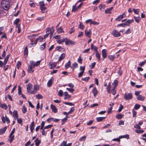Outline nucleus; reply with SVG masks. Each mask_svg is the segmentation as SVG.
<instances>
[{"label":"nucleus","instance_id":"obj_49","mask_svg":"<svg viewBox=\"0 0 146 146\" xmlns=\"http://www.w3.org/2000/svg\"><path fill=\"white\" fill-rule=\"evenodd\" d=\"M84 26L82 24L81 22H80L79 25V28L82 30H83L84 29Z\"/></svg>","mask_w":146,"mask_h":146},{"label":"nucleus","instance_id":"obj_18","mask_svg":"<svg viewBox=\"0 0 146 146\" xmlns=\"http://www.w3.org/2000/svg\"><path fill=\"white\" fill-rule=\"evenodd\" d=\"M91 48L92 50H94L96 52L98 51V48L93 44L92 43L91 44Z\"/></svg>","mask_w":146,"mask_h":146},{"label":"nucleus","instance_id":"obj_50","mask_svg":"<svg viewBox=\"0 0 146 146\" xmlns=\"http://www.w3.org/2000/svg\"><path fill=\"white\" fill-rule=\"evenodd\" d=\"M82 59L81 58V56H80L78 60V62L80 64H82Z\"/></svg>","mask_w":146,"mask_h":146},{"label":"nucleus","instance_id":"obj_42","mask_svg":"<svg viewBox=\"0 0 146 146\" xmlns=\"http://www.w3.org/2000/svg\"><path fill=\"white\" fill-rule=\"evenodd\" d=\"M57 32L58 33H63V30L61 27H60L57 29Z\"/></svg>","mask_w":146,"mask_h":146},{"label":"nucleus","instance_id":"obj_26","mask_svg":"<svg viewBox=\"0 0 146 146\" xmlns=\"http://www.w3.org/2000/svg\"><path fill=\"white\" fill-rule=\"evenodd\" d=\"M50 29V28L48 27V28H47V29H46V34L44 36V38H46L48 36L49 34H50V33H49Z\"/></svg>","mask_w":146,"mask_h":146},{"label":"nucleus","instance_id":"obj_17","mask_svg":"<svg viewBox=\"0 0 146 146\" xmlns=\"http://www.w3.org/2000/svg\"><path fill=\"white\" fill-rule=\"evenodd\" d=\"M50 107L52 110V111L54 113H56L57 112V109L56 108L55 106L54 105L51 104L50 106Z\"/></svg>","mask_w":146,"mask_h":146},{"label":"nucleus","instance_id":"obj_56","mask_svg":"<svg viewBox=\"0 0 146 146\" xmlns=\"http://www.w3.org/2000/svg\"><path fill=\"white\" fill-rule=\"evenodd\" d=\"M21 62L18 61L17 62V67L18 69H19L21 66Z\"/></svg>","mask_w":146,"mask_h":146},{"label":"nucleus","instance_id":"obj_62","mask_svg":"<svg viewBox=\"0 0 146 146\" xmlns=\"http://www.w3.org/2000/svg\"><path fill=\"white\" fill-rule=\"evenodd\" d=\"M67 90L71 93H73L74 91V90L73 88H66Z\"/></svg>","mask_w":146,"mask_h":146},{"label":"nucleus","instance_id":"obj_21","mask_svg":"<svg viewBox=\"0 0 146 146\" xmlns=\"http://www.w3.org/2000/svg\"><path fill=\"white\" fill-rule=\"evenodd\" d=\"M13 116L15 119H18V115L17 111L15 110L13 113Z\"/></svg>","mask_w":146,"mask_h":146},{"label":"nucleus","instance_id":"obj_36","mask_svg":"<svg viewBox=\"0 0 146 146\" xmlns=\"http://www.w3.org/2000/svg\"><path fill=\"white\" fill-rule=\"evenodd\" d=\"M76 3L73 6L72 11L75 12L78 9V8L76 7Z\"/></svg>","mask_w":146,"mask_h":146},{"label":"nucleus","instance_id":"obj_4","mask_svg":"<svg viewBox=\"0 0 146 146\" xmlns=\"http://www.w3.org/2000/svg\"><path fill=\"white\" fill-rule=\"evenodd\" d=\"M15 128H14L9 135V137L10 139H9L8 141L10 143H11L14 140V135H13V134L15 132Z\"/></svg>","mask_w":146,"mask_h":146},{"label":"nucleus","instance_id":"obj_11","mask_svg":"<svg viewBox=\"0 0 146 146\" xmlns=\"http://www.w3.org/2000/svg\"><path fill=\"white\" fill-rule=\"evenodd\" d=\"M50 68V69H53L55 68L56 66V63L55 62H49L48 64Z\"/></svg>","mask_w":146,"mask_h":146},{"label":"nucleus","instance_id":"obj_2","mask_svg":"<svg viewBox=\"0 0 146 146\" xmlns=\"http://www.w3.org/2000/svg\"><path fill=\"white\" fill-rule=\"evenodd\" d=\"M141 92V91H136L135 92V94L136 96L137 99L139 100L143 101L145 99V97L140 94Z\"/></svg>","mask_w":146,"mask_h":146},{"label":"nucleus","instance_id":"obj_58","mask_svg":"<svg viewBox=\"0 0 146 146\" xmlns=\"http://www.w3.org/2000/svg\"><path fill=\"white\" fill-rule=\"evenodd\" d=\"M143 130H135V132L137 133H142L144 132Z\"/></svg>","mask_w":146,"mask_h":146},{"label":"nucleus","instance_id":"obj_29","mask_svg":"<svg viewBox=\"0 0 146 146\" xmlns=\"http://www.w3.org/2000/svg\"><path fill=\"white\" fill-rule=\"evenodd\" d=\"M46 46V43H44L43 44L41 45L40 47V49L41 50H43L45 48Z\"/></svg>","mask_w":146,"mask_h":146},{"label":"nucleus","instance_id":"obj_46","mask_svg":"<svg viewBox=\"0 0 146 146\" xmlns=\"http://www.w3.org/2000/svg\"><path fill=\"white\" fill-rule=\"evenodd\" d=\"M36 97L38 99H42L43 98L42 96L40 94L36 95Z\"/></svg>","mask_w":146,"mask_h":146},{"label":"nucleus","instance_id":"obj_25","mask_svg":"<svg viewBox=\"0 0 146 146\" xmlns=\"http://www.w3.org/2000/svg\"><path fill=\"white\" fill-rule=\"evenodd\" d=\"M106 52V49H103L102 51V55L103 57L104 58V60L107 57V53Z\"/></svg>","mask_w":146,"mask_h":146},{"label":"nucleus","instance_id":"obj_30","mask_svg":"<svg viewBox=\"0 0 146 146\" xmlns=\"http://www.w3.org/2000/svg\"><path fill=\"white\" fill-rule=\"evenodd\" d=\"M106 118V117H97L96 119L98 122H100L102 121Z\"/></svg>","mask_w":146,"mask_h":146},{"label":"nucleus","instance_id":"obj_16","mask_svg":"<svg viewBox=\"0 0 146 146\" xmlns=\"http://www.w3.org/2000/svg\"><path fill=\"white\" fill-rule=\"evenodd\" d=\"M33 68H34L33 67L30 65H29L27 69L28 72L30 73H33L34 71V70L33 69Z\"/></svg>","mask_w":146,"mask_h":146},{"label":"nucleus","instance_id":"obj_14","mask_svg":"<svg viewBox=\"0 0 146 146\" xmlns=\"http://www.w3.org/2000/svg\"><path fill=\"white\" fill-rule=\"evenodd\" d=\"M67 141H64L60 144V146H71L72 145V143H69L66 144Z\"/></svg>","mask_w":146,"mask_h":146},{"label":"nucleus","instance_id":"obj_23","mask_svg":"<svg viewBox=\"0 0 146 146\" xmlns=\"http://www.w3.org/2000/svg\"><path fill=\"white\" fill-rule=\"evenodd\" d=\"M64 95L65 96L64 98L65 100L68 99L71 97V96L68 94L67 92H65L64 93Z\"/></svg>","mask_w":146,"mask_h":146},{"label":"nucleus","instance_id":"obj_32","mask_svg":"<svg viewBox=\"0 0 146 146\" xmlns=\"http://www.w3.org/2000/svg\"><path fill=\"white\" fill-rule=\"evenodd\" d=\"M65 56V54L64 53L62 54L59 57V58L58 60V61H60L62 60Z\"/></svg>","mask_w":146,"mask_h":146},{"label":"nucleus","instance_id":"obj_34","mask_svg":"<svg viewBox=\"0 0 146 146\" xmlns=\"http://www.w3.org/2000/svg\"><path fill=\"white\" fill-rule=\"evenodd\" d=\"M134 18L135 19V21L136 22V23H139L141 20V18L139 17H134Z\"/></svg>","mask_w":146,"mask_h":146},{"label":"nucleus","instance_id":"obj_59","mask_svg":"<svg viewBox=\"0 0 146 146\" xmlns=\"http://www.w3.org/2000/svg\"><path fill=\"white\" fill-rule=\"evenodd\" d=\"M134 21V20L133 19H131L130 20H127L125 23H127V24H129H129L132 23H133Z\"/></svg>","mask_w":146,"mask_h":146},{"label":"nucleus","instance_id":"obj_55","mask_svg":"<svg viewBox=\"0 0 146 146\" xmlns=\"http://www.w3.org/2000/svg\"><path fill=\"white\" fill-rule=\"evenodd\" d=\"M16 27L17 28L18 31V33H20L21 32V28L20 25H17L16 26Z\"/></svg>","mask_w":146,"mask_h":146},{"label":"nucleus","instance_id":"obj_1","mask_svg":"<svg viewBox=\"0 0 146 146\" xmlns=\"http://www.w3.org/2000/svg\"><path fill=\"white\" fill-rule=\"evenodd\" d=\"M37 35H30L28 36V38L31 40V42L30 44V45H32L33 46H35L37 43V41L38 40H40V41H42L43 40V38L41 36H39L34 41L32 40V38L34 36ZM32 46H31L30 47H32Z\"/></svg>","mask_w":146,"mask_h":146},{"label":"nucleus","instance_id":"obj_33","mask_svg":"<svg viewBox=\"0 0 146 146\" xmlns=\"http://www.w3.org/2000/svg\"><path fill=\"white\" fill-rule=\"evenodd\" d=\"M66 38H63L57 40V42L59 44H62L66 41Z\"/></svg>","mask_w":146,"mask_h":146},{"label":"nucleus","instance_id":"obj_52","mask_svg":"<svg viewBox=\"0 0 146 146\" xmlns=\"http://www.w3.org/2000/svg\"><path fill=\"white\" fill-rule=\"evenodd\" d=\"M122 117L123 116L121 114H119L116 116V117L118 119H121Z\"/></svg>","mask_w":146,"mask_h":146},{"label":"nucleus","instance_id":"obj_61","mask_svg":"<svg viewBox=\"0 0 146 146\" xmlns=\"http://www.w3.org/2000/svg\"><path fill=\"white\" fill-rule=\"evenodd\" d=\"M75 110L74 107L71 108L70 110L68 112V113L70 114L72 113Z\"/></svg>","mask_w":146,"mask_h":146},{"label":"nucleus","instance_id":"obj_15","mask_svg":"<svg viewBox=\"0 0 146 146\" xmlns=\"http://www.w3.org/2000/svg\"><path fill=\"white\" fill-rule=\"evenodd\" d=\"M3 9L6 10H8L9 9L10 7L9 3L8 2V3L6 4L5 5H4L2 6Z\"/></svg>","mask_w":146,"mask_h":146},{"label":"nucleus","instance_id":"obj_41","mask_svg":"<svg viewBox=\"0 0 146 146\" xmlns=\"http://www.w3.org/2000/svg\"><path fill=\"white\" fill-rule=\"evenodd\" d=\"M27 111V108L25 106H23L22 108V111L23 113H25Z\"/></svg>","mask_w":146,"mask_h":146},{"label":"nucleus","instance_id":"obj_8","mask_svg":"<svg viewBox=\"0 0 146 146\" xmlns=\"http://www.w3.org/2000/svg\"><path fill=\"white\" fill-rule=\"evenodd\" d=\"M112 34L114 37H118L120 36V33L116 30H113L112 31Z\"/></svg>","mask_w":146,"mask_h":146},{"label":"nucleus","instance_id":"obj_38","mask_svg":"<svg viewBox=\"0 0 146 146\" xmlns=\"http://www.w3.org/2000/svg\"><path fill=\"white\" fill-rule=\"evenodd\" d=\"M118 84V81L116 80H115L113 82L112 84L113 86V88H115Z\"/></svg>","mask_w":146,"mask_h":146},{"label":"nucleus","instance_id":"obj_45","mask_svg":"<svg viewBox=\"0 0 146 146\" xmlns=\"http://www.w3.org/2000/svg\"><path fill=\"white\" fill-rule=\"evenodd\" d=\"M24 54L25 55H27L28 54V49L27 46H26L24 50Z\"/></svg>","mask_w":146,"mask_h":146},{"label":"nucleus","instance_id":"obj_54","mask_svg":"<svg viewBox=\"0 0 146 146\" xmlns=\"http://www.w3.org/2000/svg\"><path fill=\"white\" fill-rule=\"evenodd\" d=\"M86 136H84L80 138L79 140L80 141H84L86 139Z\"/></svg>","mask_w":146,"mask_h":146},{"label":"nucleus","instance_id":"obj_10","mask_svg":"<svg viewBox=\"0 0 146 146\" xmlns=\"http://www.w3.org/2000/svg\"><path fill=\"white\" fill-rule=\"evenodd\" d=\"M125 12H124L122 15H120L115 20L117 21H119L122 19L125 16Z\"/></svg>","mask_w":146,"mask_h":146},{"label":"nucleus","instance_id":"obj_27","mask_svg":"<svg viewBox=\"0 0 146 146\" xmlns=\"http://www.w3.org/2000/svg\"><path fill=\"white\" fill-rule=\"evenodd\" d=\"M78 64L76 62H75L72 64V66L71 68L73 70H74V69L78 68Z\"/></svg>","mask_w":146,"mask_h":146},{"label":"nucleus","instance_id":"obj_35","mask_svg":"<svg viewBox=\"0 0 146 146\" xmlns=\"http://www.w3.org/2000/svg\"><path fill=\"white\" fill-rule=\"evenodd\" d=\"M35 145L36 146H38L40 143V141L38 138H37L35 140Z\"/></svg>","mask_w":146,"mask_h":146},{"label":"nucleus","instance_id":"obj_51","mask_svg":"<svg viewBox=\"0 0 146 146\" xmlns=\"http://www.w3.org/2000/svg\"><path fill=\"white\" fill-rule=\"evenodd\" d=\"M140 106L139 104H136L135 105L134 108L135 110H137L139 108Z\"/></svg>","mask_w":146,"mask_h":146},{"label":"nucleus","instance_id":"obj_3","mask_svg":"<svg viewBox=\"0 0 146 146\" xmlns=\"http://www.w3.org/2000/svg\"><path fill=\"white\" fill-rule=\"evenodd\" d=\"M123 97L126 100H131L133 98L132 94L131 93H125Z\"/></svg>","mask_w":146,"mask_h":146},{"label":"nucleus","instance_id":"obj_40","mask_svg":"<svg viewBox=\"0 0 146 146\" xmlns=\"http://www.w3.org/2000/svg\"><path fill=\"white\" fill-rule=\"evenodd\" d=\"M49 31H50V36H52V35L53 34L54 32V28L53 27H52L51 29H50Z\"/></svg>","mask_w":146,"mask_h":146},{"label":"nucleus","instance_id":"obj_9","mask_svg":"<svg viewBox=\"0 0 146 146\" xmlns=\"http://www.w3.org/2000/svg\"><path fill=\"white\" fill-rule=\"evenodd\" d=\"M33 88V85L30 83H29L27 85V92L29 94H31V90Z\"/></svg>","mask_w":146,"mask_h":146},{"label":"nucleus","instance_id":"obj_13","mask_svg":"<svg viewBox=\"0 0 146 146\" xmlns=\"http://www.w3.org/2000/svg\"><path fill=\"white\" fill-rule=\"evenodd\" d=\"M91 31L90 29L89 30H86L85 31V34L86 36L90 38L91 37Z\"/></svg>","mask_w":146,"mask_h":146},{"label":"nucleus","instance_id":"obj_31","mask_svg":"<svg viewBox=\"0 0 146 146\" xmlns=\"http://www.w3.org/2000/svg\"><path fill=\"white\" fill-rule=\"evenodd\" d=\"M96 56L98 60H100V54L98 53V51L96 52Z\"/></svg>","mask_w":146,"mask_h":146},{"label":"nucleus","instance_id":"obj_60","mask_svg":"<svg viewBox=\"0 0 146 146\" xmlns=\"http://www.w3.org/2000/svg\"><path fill=\"white\" fill-rule=\"evenodd\" d=\"M44 17H38L36 19V20H37L39 21H42L43 20H44Z\"/></svg>","mask_w":146,"mask_h":146},{"label":"nucleus","instance_id":"obj_20","mask_svg":"<svg viewBox=\"0 0 146 146\" xmlns=\"http://www.w3.org/2000/svg\"><path fill=\"white\" fill-rule=\"evenodd\" d=\"M7 129V127L6 126L0 129V134L2 135L4 134L6 131Z\"/></svg>","mask_w":146,"mask_h":146},{"label":"nucleus","instance_id":"obj_44","mask_svg":"<svg viewBox=\"0 0 146 146\" xmlns=\"http://www.w3.org/2000/svg\"><path fill=\"white\" fill-rule=\"evenodd\" d=\"M20 21V20L19 19H17L15 20L14 21V24H15L16 25V26L17 25H19L18 24V23Z\"/></svg>","mask_w":146,"mask_h":146},{"label":"nucleus","instance_id":"obj_7","mask_svg":"<svg viewBox=\"0 0 146 146\" xmlns=\"http://www.w3.org/2000/svg\"><path fill=\"white\" fill-rule=\"evenodd\" d=\"M75 44V42L66 38L65 41V44L68 45H74Z\"/></svg>","mask_w":146,"mask_h":146},{"label":"nucleus","instance_id":"obj_28","mask_svg":"<svg viewBox=\"0 0 146 146\" xmlns=\"http://www.w3.org/2000/svg\"><path fill=\"white\" fill-rule=\"evenodd\" d=\"M35 127V122L34 121L32 122L30 125V129L31 132H33V131Z\"/></svg>","mask_w":146,"mask_h":146},{"label":"nucleus","instance_id":"obj_6","mask_svg":"<svg viewBox=\"0 0 146 146\" xmlns=\"http://www.w3.org/2000/svg\"><path fill=\"white\" fill-rule=\"evenodd\" d=\"M85 70V67L82 66H80V70L81 72L78 74V78H80L82 77L83 76V74Z\"/></svg>","mask_w":146,"mask_h":146},{"label":"nucleus","instance_id":"obj_24","mask_svg":"<svg viewBox=\"0 0 146 146\" xmlns=\"http://www.w3.org/2000/svg\"><path fill=\"white\" fill-rule=\"evenodd\" d=\"M71 62L70 60L68 61L65 64V68L66 69L68 68L69 67L71 66Z\"/></svg>","mask_w":146,"mask_h":146},{"label":"nucleus","instance_id":"obj_5","mask_svg":"<svg viewBox=\"0 0 146 146\" xmlns=\"http://www.w3.org/2000/svg\"><path fill=\"white\" fill-rule=\"evenodd\" d=\"M30 65L31 66L34 68L35 66H37L39 65L40 63V61H37L36 62L33 61H30Z\"/></svg>","mask_w":146,"mask_h":146},{"label":"nucleus","instance_id":"obj_63","mask_svg":"<svg viewBox=\"0 0 146 146\" xmlns=\"http://www.w3.org/2000/svg\"><path fill=\"white\" fill-rule=\"evenodd\" d=\"M100 1L99 0H96L93 2V4L96 5L99 3Z\"/></svg>","mask_w":146,"mask_h":146},{"label":"nucleus","instance_id":"obj_22","mask_svg":"<svg viewBox=\"0 0 146 146\" xmlns=\"http://www.w3.org/2000/svg\"><path fill=\"white\" fill-rule=\"evenodd\" d=\"M113 7H111L105 10V13L107 14H110L111 13V11L112 10Z\"/></svg>","mask_w":146,"mask_h":146},{"label":"nucleus","instance_id":"obj_37","mask_svg":"<svg viewBox=\"0 0 146 146\" xmlns=\"http://www.w3.org/2000/svg\"><path fill=\"white\" fill-rule=\"evenodd\" d=\"M126 26H129V24L127 23H121L118 24L117 25V26L121 27H124Z\"/></svg>","mask_w":146,"mask_h":146},{"label":"nucleus","instance_id":"obj_19","mask_svg":"<svg viewBox=\"0 0 146 146\" xmlns=\"http://www.w3.org/2000/svg\"><path fill=\"white\" fill-rule=\"evenodd\" d=\"M92 92L94 94V97H96L97 95L98 91L97 90V88L96 87H94L93 90H92Z\"/></svg>","mask_w":146,"mask_h":146},{"label":"nucleus","instance_id":"obj_64","mask_svg":"<svg viewBox=\"0 0 146 146\" xmlns=\"http://www.w3.org/2000/svg\"><path fill=\"white\" fill-rule=\"evenodd\" d=\"M40 8L42 11H45L46 10V7H45V5L42 7H40Z\"/></svg>","mask_w":146,"mask_h":146},{"label":"nucleus","instance_id":"obj_57","mask_svg":"<svg viewBox=\"0 0 146 146\" xmlns=\"http://www.w3.org/2000/svg\"><path fill=\"white\" fill-rule=\"evenodd\" d=\"M90 78L89 77H86L85 78H82V80L83 81H85L87 82L89 80Z\"/></svg>","mask_w":146,"mask_h":146},{"label":"nucleus","instance_id":"obj_12","mask_svg":"<svg viewBox=\"0 0 146 146\" xmlns=\"http://www.w3.org/2000/svg\"><path fill=\"white\" fill-rule=\"evenodd\" d=\"M38 86L36 85L34 86L33 90L31 91V93L32 94H35L36 93L37 91L38 90Z\"/></svg>","mask_w":146,"mask_h":146},{"label":"nucleus","instance_id":"obj_47","mask_svg":"<svg viewBox=\"0 0 146 146\" xmlns=\"http://www.w3.org/2000/svg\"><path fill=\"white\" fill-rule=\"evenodd\" d=\"M9 2L5 0H3L1 2V6H3V5H5L7 3H8Z\"/></svg>","mask_w":146,"mask_h":146},{"label":"nucleus","instance_id":"obj_48","mask_svg":"<svg viewBox=\"0 0 146 146\" xmlns=\"http://www.w3.org/2000/svg\"><path fill=\"white\" fill-rule=\"evenodd\" d=\"M52 84V81L51 80H50L48 81L47 83V86L49 87H50Z\"/></svg>","mask_w":146,"mask_h":146},{"label":"nucleus","instance_id":"obj_43","mask_svg":"<svg viewBox=\"0 0 146 146\" xmlns=\"http://www.w3.org/2000/svg\"><path fill=\"white\" fill-rule=\"evenodd\" d=\"M109 59L111 60H113L115 59V56L112 55H109L108 56Z\"/></svg>","mask_w":146,"mask_h":146},{"label":"nucleus","instance_id":"obj_53","mask_svg":"<svg viewBox=\"0 0 146 146\" xmlns=\"http://www.w3.org/2000/svg\"><path fill=\"white\" fill-rule=\"evenodd\" d=\"M133 10L135 14H139V9H133Z\"/></svg>","mask_w":146,"mask_h":146},{"label":"nucleus","instance_id":"obj_39","mask_svg":"<svg viewBox=\"0 0 146 146\" xmlns=\"http://www.w3.org/2000/svg\"><path fill=\"white\" fill-rule=\"evenodd\" d=\"M99 24V22H96L95 21H92L90 23V25L92 24L94 25H98Z\"/></svg>","mask_w":146,"mask_h":146}]
</instances>
